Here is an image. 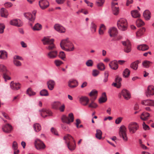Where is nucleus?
<instances>
[{"instance_id": "1", "label": "nucleus", "mask_w": 154, "mask_h": 154, "mask_svg": "<svg viewBox=\"0 0 154 154\" xmlns=\"http://www.w3.org/2000/svg\"><path fill=\"white\" fill-rule=\"evenodd\" d=\"M42 41L44 45H48L46 47V48L49 51L47 54L48 57L51 59L56 58L58 55V52L54 50L56 48V47L54 43V39L45 37L42 40Z\"/></svg>"}, {"instance_id": "2", "label": "nucleus", "mask_w": 154, "mask_h": 154, "mask_svg": "<svg viewBox=\"0 0 154 154\" xmlns=\"http://www.w3.org/2000/svg\"><path fill=\"white\" fill-rule=\"evenodd\" d=\"M60 45L62 49L67 51H72L74 49L73 44L68 38L62 40Z\"/></svg>"}, {"instance_id": "3", "label": "nucleus", "mask_w": 154, "mask_h": 154, "mask_svg": "<svg viewBox=\"0 0 154 154\" xmlns=\"http://www.w3.org/2000/svg\"><path fill=\"white\" fill-rule=\"evenodd\" d=\"M117 26L120 30L124 31L126 30L128 26L126 20L124 18H121L117 22Z\"/></svg>"}, {"instance_id": "4", "label": "nucleus", "mask_w": 154, "mask_h": 154, "mask_svg": "<svg viewBox=\"0 0 154 154\" xmlns=\"http://www.w3.org/2000/svg\"><path fill=\"white\" fill-rule=\"evenodd\" d=\"M126 128L123 125H121L119 128V134L120 137L122 138L124 141L128 140L126 134Z\"/></svg>"}, {"instance_id": "5", "label": "nucleus", "mask_w": 154, "mask_h": 154, "mask_svg": "<svg viewBox=\"0 0 154 154\" xmlns=\"http://www.w3.org/2000/svg\"><path fill=\"white\" fill-rule=\"evenodd\" d=\"M139 128L138 125L136 122H131L128 125V128L130 132L132 134L135 133Z\"/></svg>"}, {"instance_id": "6", "label": "nucleus", "mask_w": 154, "mask_h": 154, "mask_svg": "<svg viewBox=\"0 0 154 154\" xmlns=\"http://www.w3.org/2000/svg\"><path fill=\"white\" fill-rule=\"evenodd\" d=\"M117 0H112L111 3L112 8L113 14L117 15L119 13L118 3L116 2Z\"/></svg>"}, {"instance_id": "7", "label": "nucleus", "mask_w": 154, "mask_h": 154, "mask_svg": "<svg viewBox=\"0 0 154 154\" xmlns=\"http://www.w3.org/2000/svg\"><path fill=\"white\" fill-rule=\"evenodd\" d=\"M36 148L38 150H41L45 149V146L44 143L40 140L36 139L35 142Z\"/></svg>"}, {"instance_id": "8", "label": "nucleus", "mask_w": 154, "mask_h": 154, "mask_svg": "<svg viewBox=\"0 0 154 154\" xmlns=\"http://www.w3.org/2000/svg\"><path fill=\"white\" fill-rule=\"evenodd\" d=\"M122 44L125 46V52L127 53L130 52L131 50V45L130 41L127 40L126 41L122 42Z\"/></svg>"}, {"instance_id": "9", "label": "nucleus", "mask_w": 154, "mask_h": 154, "mask_svg": "<svg viewBox=\"0 0 154 154\" xmlns=\"http://www.w3.org/2000/svg\"><path fill=\"white\" fill-rule=\"evenodd\" d=\"M39 112H40L41 116L44 118L48 116H48H51L52 115V112L51 111L45 109L40 110Z\"/></svg>"}, {"instance_id": "10", "label": "nucleus", "mask_w": 154, "mask_h": 154, "mask_svg": "<svg viewBox=\"0 0 154 154\" xmlns=\"http://www.w3.org/2000/svg\"><path fill=\"white\" fill-rule=\"evenodd\" d=\"M10 24L17 27H21L23 24L22 22L19 19H14L11 20Z\"/></svg>"}, {"instance_id": "11", "label": "nucleus", "mask_w": 154, "mask_h": 154, "mask_svg": "<svg viewBox=\"0 0 154 154\" xmlns=\"http://www.w3.org/2000/svg\"><path fill=\"white\" fill-rule=\"evenodd\" d=\"M146 95L147 97L154 95V86L152 85H149L146 92Z\"/></svg>"}, {"instance_id": "12", "label": "nucleus", "mask_w": 154, "mask_h": 154, "mask_svg": "<svg viewBox=\"0 0 154 154\" xmlns=\"http://www.w3.org/2000/svg\"><path fill=\"white\" fill-rule=\"evenodd\" d=\"M39 5L42 9H45L48 7L49 4L47 0H40L39 2Z\"/></svg>"}, {"instance_id": "13", "label": "nucleus", "mask_w": 154, "mask_h": 154, "mask_svg": "<svg viewBox=\"0 0 154 154\" xmlns=\"http://www.w3.org/2000/svg\"><path fill=\"white\" fill-rule=\"evenodd\" d=\"M121 94L126 100H128L131 97V95L129 91L126 89L122 90L121 91Z\"/></svg>"}, {"instance_id": "14", "label": "nucleus", "mask_w": 154, "mask_h": 154, "mask_svg": "<svg viewBox=\"0 0 154 154\" xmlns=\"http://www.w3.org/2000/svg\"><path fill=\"white\" fill-rule=\"evenodd\" d=\"M54 29L60 33H64L65 32V29L59 24H56L54 26Z\"/></svg>"}, {"instance_id": "15", "label": "nucleus", "mask_w": 154, "mask_h": 154, "mask_svg": "<svg viewBox=\"0 0 154 154\" xmlns=\"http://www.w3.org/2000/svg\"><path fill=\"white\" fill-rule=\"evenodd\" d=\"M0 14L1 17L5 18H7L9 15V13L8 11L4 8H1Z\"/></svg>"}, {"instance_id": "16", "label": "nucleus", "mask_w": 154, "mask_h": 154, "mask_svg": "<svg viewBox=\"0 0 154 154\" xmlns=\"http://www.w3.org/2000/svg\"><path fill=\"white\" fill-rule=\"evenodd\" d=\"M3 131L6 133H10L12 130V126L10 124H8L5 125L2 128Z\"/></svg>"}, {"instance_id": "17", "label": "nucleus", "mask_w": 154, "mask_h": 154, "mask_svg": "<svg viewBox=\"0 0 154 154\" xmlns=\"http://www.w3.org/2000/svg\"><path fill=\"white\" fill-rule=\"evenodd\" d=\"M141 103L142 104L145 105L154 106V100H153L149 99L144 100L142 101Z\"/></svg>"}, {"instance_id": "18", "label": "nucleus", "mask_w": 154, "mask_h": 154, "mask_svg": "<svg viewBox=\"0 0 154 154\" xmlns=\"http://www.w3.org/2000/svg\"><path fill=\"white\" fill-rule=\"evenodd\" d=\"M10 87L13 90H17L20 88V85L19 83H15L12 81L10 84Z\"/></svg>"}, {"instance_id": "19", "label": "nucleus", "mask_w": 154, "mask_h": 154, "mask_svg": "<svg viewBox=\"0 0 154 154\" xmlns=\"http://www.w3.org/2000/svg\"><path fill=\"white\" fill-rule=\"evenodd\" d=\"M109 33L110 37H114L117 34L118 31L116 28L112 27L109 29Z\"/></svg>"}, {"instance_id": "20", "label": "nucleus", "mask_w": 154, "mask_h": 154, "mask_svg": "<svg viewBox=\"0 0 154 154\" xmlns=\"http://www.w3.org/2000/svg\"><path fill=\"white\" fill-rule=\"evenodd\" d=\"M47 84L48 89L50 90H52L54 88L55 83L54 80H50L47 82Z\"/></svg>"}, {"instance_id": "21", "label": "nucleus", "mask_w": 154, "mask_h": 154, "mask_svg": "<svg viewBox=\"0 0 154 154\" xmlns=\"http://www.w3.org/2000/svg\"><path fill=\"white\" fill-rule=\"evenodd\" d=\"M1 71L2 72L3 74V78L5 79V81H6L7 80H10L11 78L9 76L7 75L6 73L7 71L6 68H0Z\"/></svg>"}, {"instance_id": "22", "label": "nucleus", "mask_w": 154, "mask_h": 154, "mask_svg": "<svg viewBox=\"0 0 154 154\" xmlns=\"http://www.w3.org/2000/svg\"><path fill=\"white\" fill-rule=\"evenodd\" d=\"M107 100V98L105 92L103 93L101 97L99 99V102L100 103L105 102Z\"/></svg>"}, {"instance_id": "23", "label": "nucleus", "mask_w": 154, "mask_h": 154, "mask_svg": "<svg viewBox=\"0 0 154 154\" xmlns=\"http://www.w3.org/2000/svg\"><path fill=\"white\" fill-rule=\"evenodd\" d=\"M78 85V82L75 80H70L68 83V86L71 88H74Z\"/></svg>"}, {"instance_id": "24", "label": "nucleus", "mask_w": 154, "mask_h": 154, "mask_svg": "<svg viewBox=\"0 0 154 154\" xmlns=\"http://www.w3.org/2000/svg\"><path fill=\"white\" fill-rule=\"evenodd\" d=\"M144 18L146 20H149L151 17V13L148 10H146L143 13Z\"/></svg>"}, {"instance_id": "25", "label": "nucleus", "mask_w": 154, "mask_h": 154, "mask_svg": "<svg viewBox=\"0 0 154 154\" xmlns=\"http://www.w3.org/2000/svg\"><path fill=\"white\" fill-rule=\"evenodd\" d=\"M74 143H71L70 142H66L68 149L71 151H73L75 149V141L73 140Z\"/></svg>"}, {"instance_id": "26", "label": "nucleus", "mask_w": 154, "mask_h": 154, "mask_svg": "<svg viewBox=\"0 0 154 154\" xmlns=\"http://www.w3.org/2000/svg\"><path fill=\"white\" fill-rule=\"evenodd\" d=\"M149 47L146 44H143L138 46L137 48L139 50L145 51L149 49Z\"/></svg>"}, {"instance_id": "27", "label": "nucleus", "mask_w": 154, "mask_h": 154, "mask_svg": "<svg viewBox=\"0 0 154 154\" xmlns=\"http://www.w3.org/2000/svg\"><path fill=\"white\" fill-rule=\"evenodd\" d=\"M61 103L59 101L54 102L51 104L52 108L54 109L58 110L59 106L61 105Z\"/></svg>"}, {"instance_id": "28", "label": "nucleus", "mask_w": 154, "mask_h": 154, "mask_svg": "<svg viewBox=\"0 0 154 154\" xmlns=\"http://www.w3.org/2000/svg\"><path fill=\"white\" fill-rule=\"evenodd\" d=\"M146 29L144 27H142L140 28L138 31L136 33V36L137 37H140L143 35L145 32Z\"/></svg>"}, {"instance_id": "29", "label": "nucleus", "mask_w": 154, "mask_h": 154, "mask_svg": "<svg viewBox=\"0 0 154 154\" xmlns=\"http://www.w3.org/2000/svg\"><path fill=\"white\" fill-rule=\"evenodd\" d=\"M7 57V53L4 50L0 51V58L5 59Z\"/></svg>"}, {"instance_id": "30", "label": "nucleus", "mask_w": 154, "mask_h": 154, "mask_svg": "<svg viewBox=\"0 0 154 154\" xmlns=\"http://www.w3.org/2000/svg\"><path fill=\"white\" fill-rule=\"evenodd\" d=\"M150 116V114L146 112H143L141 114L140 116L141 119L144 121L147 119Z\"/></svg>"}, {"instance_id": "31", "label": "nucleus", "mask_w": 154, "mask_h": 154, "mask_svg": "<svg viewBox=\"0 0 154 154\" xmlns=\"http://www.w3.org/2000/svg\"><path fill=\"white\" fill-rule=\"evenodd\" d=\"M24 16L29 21L33 22L34 19H33L32 15L30 13H26L24 14Z\"/></svg>"}, {"instance_id": "32", "label": "nucleus", "mask_w": 154, "mask_h": 154, "mask_svg": "<svg viewBox=\"0 0 154 154\" xmlns=\"http://www.w3.org/2000/svg\"><path fill=\"white\" fill-rule=\"evenodd\" d=\"M110 67H118V61L116 60H114L111 61L109 64Z\"/></svg>"}, {"instance_id": "33", "label": "nucleus", "mask_w": 154, "mask_h": 154, "mask_svg": "<svg viewBox=\"0 0 154 154\" xmlns=\"http://www.w3.org/2000/svg\"><path fill=\"white\" fill-rule=\"evenodd\" d=\"M122 81V78L119 76H116L115 79V81L118 84L117 88H119L121 86V82Z\"/></svg>"}, {"instance_id": "34", "label": "nucleus", "mask_w": 154, "mask_h": 154, "mask_svg": "<svg viewBox=\"0 0 154 154\" xmlns=\"http://www.w3.org/2000/svg\"><path fill=\"white\" fill-rule=\"evenodd\" d=\"M102 132L100 130L97 129L96 130V133L95 134L96 138L99 140H100L102 137Z\"/></svg>"}, {"instance_id": "35", "label": "nucleus", "mask_w": 154, "mask_h": 154, "mask_svg": "<svg viewBox=\"0 0 154 154\" xmlns=\"http://www.w3.org/2000/svg\"><path fill=\"white\" fill-rule=\"evenodd\" d=\"M61 119L63 122L67 124H69L71 123L69 119L65 115L62 116Z\"/></svg>"}, {"instance_id": "36", "label": "nucleus", "mask_w": 154, "mask_h": 154, "mask_svg": "<svg viewBox=\"0 0 154 154\" xmlns=\"http://www.w3.org/2000/svg\"><path fill=\"white\" fill-rule=\"evenodd\" d=\"M131 14L132 17L135 18L139 17L140 16V14L136 10L132 11Z\"/></svg>"}, {"instance_id": "37", "label": "nucleus", "mask_w": 154, "mask_h": 154, "mask_svg": "<svg viewBox=\"0 0 154 154\" xmlns=\"http://www.w3.org/2000/svg\"><path fill=\"white\" fill-rule=\"evenodd\" d=\"M130 71L128 68H126L125 69L123 72V76L125 78L128 77L130 75Z\"/></svg>"}, {"instance_id": "38", "label": "nucleus", "mask_w": 154, "mask_h": 154, "mask_svg": "<svg viewBox=\"0 0 154 154\" xmlns=\"http://www.w3.org/2000/svg\"><path fill=\"white\" fill-rule=\"evenodd\" d=\"M105 2V0H96V4L98 7H102Z\"/></svg>"}, {"instance_id": "39", "label": "nucleus", "mask_w": 154, "mask_h": 154, "mask_svg": "<svg viewBox=\"0 0 154 154\" xmlns=\"http://www.w3.org/2000/svg\"><path fill=\"white\" fill-rule=\"evenodd\" d=\"M97 94V91L95 90H93L90 93L89 95L90 96H94V98H93L94 100L96 99Z\"/></svg>"}, {"instance_id": "40", "label": "nucleus", "mask_w": 154, "mask_h": 154, "mask_svg": "<svg viewBox=\"0 0 154 154\" xmlns=\"http://www.w3.org/2000/svg\"><path fill=\"white\" fill-rule=\"evenodd\" d=\"M42 28V26L39 23H37L35 25L32 29L34 31H38L41 30Z\"/></svg>"}, {"instance_id": "41", "label": "nucleus", "mask_w": 154, "mask_h": 154, "mask_svg": "<svg viewBox=\"0 0 154 154\" xmlns=\"http://www.w3.org/2000/svg\"><path fill=\"white\" fill-rule=\"evenodd\" d=\"M33 128L35 131L38 132L41 129L40 125L38 123L35 124L33 125Z\"/></svg>"}, {"instance_id": "42", "label": "nucleus", "mask_w": 154, "mask_h": 154, "mask_svg": "<svg viewBox=\"0 0 154 154\" xmlns=\"http://www.w3.org/2000/svg\"><path fill=\"white\" fill-rule=\"evenodd\" d=\"M152 63L147 60H145L142 63V65L143 67H149L151 66Z\"/></svg>"}, {"instance_id": "43", "label": "nucleus", "mask_w": 154, "mask_h": 154, "mask_svg": "<svg viewBox=\"0 0 154 154\" xmlns=\"http://www.w3.org/2000/svg\"><path fill=\"white\" fill-rule=\"evenodd\" d=\"M140 63L138 60H136L132 62L131 64V67H138V64Z\"/></svg>"}, {"instance_id": "44", "label": "nucleus", "mask_w": 154, "mask_h": 154, "mask_svg": "<svg viewBox=\"0 0 154 154\" xmlns=\"http://www.w3.org/2000/svg\"><path fill=\"white\" fill-rule=\"evenodd\" d=\"M105 29V28L104 25L103 24H101L99 29V34L100 35H103L104 33V31Z\"/></svg>"}, {"instance_id": "45", "label": "nucleus", "mask_w": 154, "mask_h": 154, "mask_svg": "<svg viewBox=\"0 0 154 154\" xmlns=\"http://www.w3.org/2000/svg\"><path fill=\"white\" fill-rule=\"evenodd\" d=\"M26 93L29 96L34 95L36 93L34 92L30 88H29L27 90Z\"/></svg>"}, {"instance_id": "46", "label": "nucleus", "mask_w": 154, "mask_h": 154, "mask_svg": "<svg viewBox=\"0 0 154 154\" xmlns=\"http://www.w3.org/2000/svg\"><path fill=\"white\" fill-rule=\"evenodd\" d=\"M79 101L81 103H84L85 102L89 101V99L86 97L84 96L80 98Z\"/></svg>"}, {"instance_id": "47", "label": "nucleus", "mask_w": 154, "mask_h": 154, "mask_svg": "<svg viewBox=\"0 0 154 154\" xmlns=\"http://www.w3.org/2000/svg\"><path fill=\"white\" fill-rule=\"evenodd\" d=\"M40 94L42 96H48V91L45 89L41 91L40 92Z\"/></svg>"}, {"instance_id": "48", "label": "nucleus", "mask_w": 154, "mask_h": 154, "mask_svg": "<svg viewBox=\"0 0 154 154\" xmlns=\"http://www.w3.org/2000/svg\"><path fill=\"white\" fill-rule=\"evenodd\" d=\"M91 102L89 104L88 106V107L90 108H95L97 106V105L95 103H94V100L93 99V98L91 99Z\"/></svg>"}, {"instance_id": "49", "label": "nucleus", "mask_w": 154, "mask_h": 154, "mask_svg": "<svg viewBox=\"0 0 154 154\" xmlns=\"http://www.w3.org/2000/svg\"><path fill=\"white\" fill-rule=\"evenodd\" d=\"M136 24L138 27L144 25V22L140 19H138L136 21Z\"/></svg>"}, {"instance_id": "50", "label": "nucleus", "mask_w": 154, "mask_h": 154, "mask_svg": "<svg viewBox=\"0 0 154 154\" xmlns=\"http://www.w3.org/2000/svg\"><path fill=\"white\" fill-rule=\"evenodd\" d=\"M91 30L93 33H94L96 31L97 26L94 23L92 22L91 23Z\"/></svg>"}, {"instance_id": "51", "label": "nucleus", "mask_w": 154, "mask_h": 154, "mask_svg": "<svg viewBox=\"0 0 154 154\" xmlns=\"http://www.w3.org/2000/svg\"><path fill=\"white\" fill-rule=\"evenodd\" d=\"M85 64L87 66L91 67L93 66V61L91 60H88L86 61Z\"/></svg>"}, {"instance_id": "52", "label": "nucleus", "mask_w": 154, "mask_h": 154, "mask_svg": "<svg viewBox=\"0 0 154 154\" xmlns=\"http://www.w3.org/2000/svg\"><path fill=\"white\" fill-rule=\"evenodd\" d=\"M109 76V72L107 71H106L104 73V78L103 81L104 83H106L108 80V77Z\"/></svg>"}, {"instance_id": "53", "label": "nucleus", "mask_w": 154, "mask_h": 154, "mask_svg": "<svg viewBox=\"0 0 154 154\" xmlns=\"http://www.w3.org/2000/svg\"><path fill=\"white\" fill-rule=\"evenodd\" d=\"M65 109V105L64 104H61V105L59 106V109H58V110H59L61 112H63L64 111Z\"/></svg>"}, {"instance_id": "54", "label": "nucleus", "mask_w": 154, "mask_h": 154, "mask_svg": "<svg viewBox=\"0 0 154 154\" xmlns=\"http://www.w3.org/2000/svg\"><path fill=\"white\" fill-rule=\"evenodd\" d=\"M5 28V26L3 23H0V33H3Z\"/></svg>"}, {"instance_id": "55", "label": "nucleus", "mask_w": 154, "mask_h": 154, "mask_svg": "<svg viewBox=\"0 0 154 154\" xmlns=\"http://www.w3.org/2000/svg\"><path fill=\"white\" fill-rule=\"evenodd\" d=\"M99 71L97 69H94L92 71V75L94 77L97 76L99 74Z\"/></svg>"}, {"instance_id": "56", "label": "nucleus", "mask_w": 154, "mask_h": 154, "mask_svg": "<svg viewBox=\"0 0 154 154\" xmlns=\"http://www.w3.org/2000/svg\"><path fill=\"white\" fill-rule=\"evenodd\" d=\"M13 63L14 64L17 66H21V62L17 60H13Z\"/></svg>"}, {"instance_id": "57", "label": "nucleus", "mask_w": 154, "mask_h": 154, "mask_svg": "<svg viewBox=\"0 0 154 154\" xmlns=\"http://www.w3.org/2000/svg\"><path fill=\"white\" fill-rule=\"evenodd\" d=\"M59 56L63 60H64L65 58V54L63 51H61L60 52Z\"/></svg>"}, {"instance_id": "58", "label": "nucleus", "mask_w": 154, "mask_h": 154, "mask_svg": "<svg viewBox=\"0 0 154 154\" xmlns=\"http://www.w3.org/2000/svg\"><path fill=\"white\" fill-rule=\"evenodd\" d=\"M4 6L6 8H11L13 5V4L11 2H8L4 4Z\"/></svg>"}, {"instance_id": "59", "label": "nucleus", "mask_w": 154, "mask_h": 154, "mask_svg": "<svg viewBox=\"0 0 154 154\" xmlns=\"http://www.w3.org/2000/svg\"><path fill=\"white\" fill-rule=\"evenodd\" d=\"M71 138H72L73 140H74L73 137L69 134H66L63 137L64 139L66 140H70Z\"/></svg>"}, {"instance_id": "60", "label": "nucleus", "mask_w": 154, "mask_h": 154, "mask_svg": "<svg viewBox=\"0 0 154 154\" xmlns=\"http://www.w3.org/2000/svg\"><path fill=\"white\" fill-rule=\"evenodd\" d=\"M54 63L56 66H59L63 64V62L59 60H55Z\"/></svg>"}, {"instance_id": "61", "label": "nucleus", "mask_w": 154, "mask_h": 154, "mask_svg": "<svg viewBox=\"0 0 154 154\" xmlns=\"http://www.w3.org/2000/svg\"><path fill=\"white\" fill-rule=\"evenodd\" d=\"M70 120L71 122H73L74 121V118L73 115L72 113H71L69 114L68 117Z\"/></svg>"}, {"instance_id": "62", "label": "nucleus", "mask_w": 154, "mask_h": 154, "mask_svg": "<svg viewBox=\"0 0 154 154\" xmlns=\"http://www.w3.org/2000/svg\"><path fill=\"white\" fill-rule=\"evenodd\" d=\"M12 148L14 150L18 149V144L17 142L15 141H14L13 142L12 144Z\"/></svg>"}, {"instance_id": "63", "label": "nucleus", "mask_w": 154, "mask_h": 154, "mask_svg": "<svg viewBox=\"0 0 154 154\" xmlns=\"http://www.w3.org/2000/svg\"><path fill=\"white\" fill-rule=\"evenodd\" d=\"M13 60H23V58L19 56L18 55H15L14 57Z\"/></svg>"}, {"instance_id": "64", "label": "nucleus", "mask_w": 154, "mask_h": 154, "mask_svg": "<svg viewBox=\"0 0 154 154\" xmlns=\"http://www.w3.org/2000/svg\"><path fill=\"white\" fill-rule=\"evenodd\" d=\"M123 119V118L122 117H119L115 121L116 123L117 124H119L121 122Z\"/></svg>"}]
</instances>
